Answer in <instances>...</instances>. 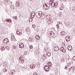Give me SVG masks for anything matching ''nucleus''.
Wrapping results in <instances>:
<instances>
[{"mask_svg":"<svg viewBox=\"0 0 75 75\" xmlns=\"http://www.w3.org/2000/svg\"><path fill=\"white\" fill-rule=\"evenodd\" d=\"M33 65H30V68H31V69H32L33 68Z\"/></svg>","mask_w":75,"mask_h":75,"instance_id":"c85d7f7f","label":"nucleus"},{"mask_svg":"<svg viewBox=\"0 0 75 75\" xmlns=\"http://www.w3.org/2000/svg\"><path fill=\"white\" fill-rule=\"evenodd\" d=\"M36 16L38 18H41L42 17V13L41 11L37 12L36 13Z\"/></svg>","mask_w":75,"mask_h":75,"instance_id":"f03ea898","label":"nucleus"},{"mask_svg":"<svg viewBox=\"0 0 75 75\" xmlns=\"http://www.w3.org/2000/svg\"><path fill=\"white\" fill-rule=\"evenodd\" d=\"M35 12L34 11L32 12L30 14L32 18H34V17H35Z\"/></svg>","mask_w":75,"mask_h":75,"instance_id":"6e6552de","label":"nucleus"},{"mask_svg":"<svg viewBox=\"0 0 75 75\" xmlns=\"http://www.w3.org/2000/svg\"><path fill=\"white\" fill-rule=\"evenodd\" d=\"M60 34L61 35H62L64 36V35H65V33L64 31H62L60 33Z\"/></svg>","mask_w":75,"mask_h":75,"instance_id":"ddd939ff","label":"nucleus"},{"mask_svg":"<svg viewBox=\"0 0 75 75\" xmlns=\"http://www.w3.org/2000/svg\"><path fill=\"white\" fill-rule=\"evenodd\" d=\"M8 19H7V21H8Z\"/></svg>","mask_w":75,"mask_h":75,"instance_id":"3c124183","label":"nucleus"},{"mask_svg":"<svg viewBox=\"0 0 75 75\" xmlns=\"http://www.w3.org/2000/svg\"><path fill=\"white\" fill-rule=\"evenodd\" d=\"M62 50V52H64V53H65V52H66V50H65V49H63Z\"/></svg>","mask_w":75,"mask_h":75,"instance_id":"5701e85b","label":"nucleus"},{"mask_svg":"<svg viewBox=\"0 0 75 75\" xmlns=\"http://www.w3.org/2000/svg\"><path fill=\"white\" fill-rule=\"evenodd\" d=\"M19 3H18V4H19Z\"/></svg>","mask_w":75,"mask_h":75,"instance_id":"864d4df0","label":"nucleus"},{"mask_svg":"<svg viewBox=\"0 0 75 75\" xmlns=\"http://www.w3.org/2000/svg\"><path fill=\"white\" fill-rule=\"evenodd\" d=\"M19 59L20 60H22V58H21V57H20Z\"/></svg>","mask_w":75,"mask_h":75,"instance_id":"f704fd0d","label":"nucleus"},{"mask_svg":"<svg viewBox=\"0 0 75 75\" xmlns=\"http://www.w3.org/2000/svg\"><path fill=\"white\" fill-rule=\"evenodd\" d=\"M54 51H59V47L57 46H54Z\"/></svg>","mask_w":75,"mask_h":75,"instance_id":"1a4fd4ad","label":"nucleus"},{"mask_svg":"<svg viewBox=\"0 0 75 75\" xmlns=\"http://www.w3.org/2000/svg\"><path fill=\"white\" fill-rule=\"evenodd\" d=\"M19 47L21 48H23L24 47V45L23 43H21L19 44Z\"/></svg>","mask_w":75,"mask_h":75,"instance_id":"0eeeda50","label":"nucleus"},{"mask_svg":"<svg viewBox=\"0 0 75 75\" xmlns=\"http://www.w3.org/2000/svg\"><path fill=\"white\" fill-rule=\"evenodd\" d=\"M72 71H73V70H72Z\"/></svg>","mask_w":75,"mask_h":75,"instance_id":"4d7b16f0","label":"nucleus"},{"mask_svg":"<svg viewBox=\"0 0 75 75\" xmlns=\"http://www.w3.org/2000/svg\"><path fill=\"white\" fill-rule=\"evenodd\" d=\"M60 22H59V23H57L58 24H61V23H60Z\"/></svg>","mask_w":75,"mask_h":75,"instance_id":"c9c22d12","label":"nucleus"},{"mask_svg":"<svg viewBox=\"0 0 75 75\" xmlns=\"http://www.w3.org/2000/svg\"><path fill=\"white\" fill-rule=\"evenodd\" d=\"M43 7H45V6L44 5H43Z\"/></svg>","mask_w":75,"mask_h":75,"instance_id":"de8ad7c7","label":"nucleus"},{"mask_svg":"<svg viewBox=\"0 0 75 75\" xmlns=\"http://www.w3.org/2000/svg\"><path fill=\"white\" fill-rule=\"evenodd\" d=\"M34 68H35V66L33 65V66L32 67V69H34Z\"/></svg>","mask_w":75,"mask_h":75,"instance_id":"72a5a7b5","label":"nucleus"},{"mask_svg":"<svg viewBox=\"0 0 75 75\" xmlns=\"http://www.w3.org/2000/svg\"><path fill=\"white\" fill-rule=\"evenodd\" d=\"M44 69L45 71L48 72L50 70V67L48 66H45L44 67Z\"/></svg>","mask_w":75,"mask_h":75,"instance_id":"423d86ee","label":"nucleus"},{"mask_svg":"<svg viewBox=\"0 0 75 75\" xmlns=\"http://www.w3.org/2000/svg\"><path fill=\"white\" fill-rule=\"evenodd\" d=\"M75 9H73L72 10V11L73 12H74V10Z\"/></svg>","mask_w":75,"mask_h":75,"instance_id":"79ce46f5","label":"nucleus"},{"mask_svg":"<svg viewBox=\"0 0 75 75\" xmlns=\"http://www.w3.org/2000/svg\"><path fill=\"white\" fill-rule=\"evenodd\" d=\"M33 74L34 75H38V74H37V73L36 72L34 73Z\"/></svg>","mask_w":75,"mask_h":75,"instance_id":"c756f323","label":"nucleus"},{"mask_svg":"<svg viewBox=\"0 0 75 75\" xmlns=\"http://www.w3.org/2000/svg\"><path fill=\"white\" fill-rule=\"evenodd\" d=\"M74 69V67L72 66L69 69H70V70H71V69L73 70Z\"/></svg>","mask_w":75,"mask_h":75,"instance_id":"4be33fe9","label":"nucleus"},{"mask_svg":"<svg viewBox=\"0 0 75 75\" xmlns=\"http://www.w3.org/2000/svg\"><path fill=\"white\" fill-rule=\"evenodd\" d=\"M40 37L39 35H36L35 37V38L36 40H40Z\"/></svg>","mask_w":75,"mask_h":75,"instance_id":"2eb2a0df","label":"nucleus"},{"mask_svg":"<svg viewBox=\"0 0 75 75\" xmlns=\"http://www.w3.org/2000/svg\"><path fill=\"white\" fill-rule=\"evenodd\" d=\"M27 54V51H25V53Z\"/></svg>","mask_w":75,"mask_h":75,"instance_id":"ea45409f","label":"nucleus"},{"mask_svg":"<svg viewBox=\"0 0 75 75\" xmlns=\"http://www.w3.org/2000/svg\"><path fill=\"white\" fill-rule=\"evenodd\" d=\"M30 22H32V21H30V20H29Z\"/></svg>","mask_w":75,"mask_h":75,"instance_id":"37998d69","label":"nucleus"},{"mask_svg":"<svg viewBox=\"0 0 75 75\" xmlns=\"http://www.w3.org/2000/svg\"><path fill=\"white\" fill-rule=\"evenodd\" d=\"M53 32L52 31L51 33H50V34H51V35H53Z\"/></svg>","mask_w":75,"mask_h":75,"instance_id":"473e14b6","label":"nucleus"},{"mask_svg":"<svg viewBox=\"0 0 75 75\" xmlns=\"http://www.w3.org/2000/svg\"><path fill=\"white\" fill-rule=\"evenodd\" d=\"M45 5L46 8H45V10H47L48 9H49V8L50 7V6H48V5L46 4H45Z\"/></svg>","mask_w":75,"mask_h":75,"instance_id":"9b49d317","label":"nucleus"},{"mask_svg":"<svg viewBox=\"0 0 75 75\" xmlns=\"http://www.w3.org/2000/svg\"><path fill=\"white\" fill-rule=\"evenodd\" d=\"M35 25H32V28H35Z\"/></svg>","mask_w":75,"mask_h":75,"instance_id":"393cba45","label":"nucleus"},{"mask_svg":"<svg viewBox=\"0 0 75 75\" xmlns=\"http://www.w3.org/2000/svg\"><path fill=\"white\" fill-rule=\"evenodd\" d=\"M72 59L74 61H75V56L73 57Z\"/></svg>","mask_w":75,"mask_h":75,"instance_id":"bb28decb","label":"nucleus"},{"mask_svg":"<svg viewBox=\"0 0 75 75\" xmlns=\"http://www.w3.org/2000/svg\"><path fill=\"white\" fill-rule=\"evenodd\" d=\"M17 46H15L14 47V49H15V50H17Z\"/></svg>","mask_w":75,"mask_h":75,"instance_id":"cd10ccee","label":"nucleus"},{"mask_svg":"<svg viewBox=\"0 0 75 75\" xmlns=\"http://www.w3.org/2000/svg\"><path fill=\"white\" fill-rule=\"evenodd\" d=\"M65 38L69 39V38H69V37L68 36H67Z\"/></svg>","mask_w":75,"mask_h":75,"instance_id":"2f4dec72","label":"nucleus"},{"mask_svg":"<svg viewBox=\"0 0 75 75\" xmlns=\"http://www.w3.org/2000/svg\"><path fill=\"white\" fill-rule=\"evenodd\" d=\"M30 49H32V48H33V46L32 45L30 46Z\"/></svg>","mask_w":75,"mask_h":75,"instance_id":"7c9ffc66","label":"nucleus"},{"mask_svg":"<svg viewBox=\"0 0 75 75\" xmlns=\"http://www.w3.org/2000/svg\"><path fill=\"white\" fill-rule=\"evenodd\" d=\"M21 62H24V60H22L21 61Z\"/></svg>","mask_w":75,"mask_h":75,"instance_id":"58836bf2","label":"nucleus"},{"mask_svg":"<svg viewBox=\"0 0 75 75\" xmlns=\"http://www.w3.org/2000/svg\"><path fill=\"white\" fill-rule=\"evenodd\" d=\"M60 9L61 10H62V9L61 8H60Z\"/></svg>","mask_w":75,"mask_h":75,"instance_id":"c03bdc74","label":"nucleus"},{"mask_svg":"<svg viewBox=\"0 0 75 75\" xmlns=\"http://www.w3.org/2000/svg\"><path fill=\"white\" fill-rule=\"evenodd\" d=\"M11 21H11V19H8V22L9 23H11Z\"/></svg>","mask_w":75,"mask_h":75,"instance_id":"412c9836","label":"nucleus"},{"mask_svg":"<svg viewBox=\"0 0 75 75\" xmlns=\"http://www.w3.org/2000/svg\"><path fill=\"white\" fill-rule=\"evenodd\" d=\"M63 1H67V0H63Z\"/></svg>","mask_w":75,"mask_h":75,"instance_id":"a19ab883","label":"nucleus"},{"mask_svg":"<svg viewBox=\"0 0 75 75\" xmlns=\"http://www.w3.org/2000/svg\"><path fill=\"white\" fill-rule=\"evenodd\" d=\"M67 66H66L65 67V68H64V69H67Z\"/></svg>","mask_w":75,"mask_h":75,"instance_id":"4c0bfd02","label":"nucleus"},{"mask_svg":"<svg viewBox=\"0 0 75 75\" xmlns=\"http://www.w3.org/2000/svg\"><path fill=\"white\" fill-rule=\"evenodd\" d=\"M17 16H16L14 17V19H15L16 20H17Z\"/></svg>","mask_w":75,"mask_h":75,"instance_id":"a878e982","label":"nucleus"},{"mask_svg":"<svg viewBox=\"0 0 75 75\" xmlns=\"http://www.w3.org/2000/svg\"><path fill=\"white\" fill-rule=\"evenodd\" d=\"M18 6H19V4H18Z\"/></svg>","mask_w":75,"mask_h":75,"instance_id":"603ef678","label":"nucleus"},{"mask_svg":"<svg viewBox=\"0 0 75 75\" xmlns=\"http://www.w3.org/2000/svg\"><path fill=\"white\" fill-rule=\"evenodd\" d=\"M48 64L49 67H51V66H52V64H51V63L50 62H49L48 63Z\"/></svg>","mask_w":75,"mask_h":75,"instance_id":"a211bd4d","label":"nucleus"},{"mask_svg":"<svg viewBox=\"0 0 75 75\" xmlns=\"http://www.w3.org/2000/svg\"><path fill=\"white\" fill-rule=\"evenodd\" d=\"M30 0V1H32V0Z\"/></svg>","mask_w":75,"mask_h":75,"instance_id":"09e8293b","label":"nucleus"},{"mask_svg":"<svg viewBox=\"0 0 75 75\" xmlns=\"http://www.w3.org/2000/svg\"><path fill=\"white\" fill-rule=\"evenodd\" d=\"M29 41H30L31 42H33V40H33V38L31 37L29 38Z\"/></svg>","mask_w":75,"mask_h":75,"instance_id":"f8f14e48","label":"nucleus"},{"mask_svg":"<svg viewBox=\"0 0 75 75\" xmlns=\"http://www.w3.org/2000/svg\"><path fill=\"white\" fill-rule=\"evenodd\" d=\"M6 48V49L7 50H9V46H6L5 47Z\"/></svg>","mask_w":75,"mask_h":75,"instance_id":"b1692460","label":"nucleus"},{"mask_svg":"<svg viewBox=\"0 0 75 75\" xmlns=\"http://www.w3.org/2000/svg\"><path fill=\"white\" fill-rule=\"evenodd\" d=\"M50 19H51V18H50Z\"/></svg>","mask_w":75,"mask_h":75,"instance_id":"8fccbe9b","label":"nucleus"},{"mask_svg":"<svg viewBox=\"0 0 75 75\" xmlns=\"http://www.w3.org/2000/svg\"><path fill=\"white\" fill-rule=\"evenodd\" d=\"M46 55L47 57H50L51 56V53L49 52H47Z\"/></svg>","mask_w":75,"mask_h":75,"instance_id":"dca6fc26","label":"nucleus"},{"mask_svg":"<svg viewBox=\"0 0 75 75\" xmlns=\"http://www.w3.org/2000/svg\"><path fill=\"white\" fill-rule=\"evenodd\" d=\"M72 48V46L71 45H69L68 47L67 48L68 50L69 51H71L72 50H71V48Z\"/></svg>","mask_w":75,"mask_h":75,"instance_id":"4468645a","label":"nucleus"},{"mask_svg":"<svg viewBox=\"0 0 75 75\" xmlns=\"http://www.w3.org/2000/svg\"><path fill=\"white\" fill-rule=\"evenodd\" d=\"M5 22H6V23H7V20H6L5 21Z\"/></svg>","mask_w":75,"mask_h":75,"instance_id":"49530a36","label":"nucleus"},{"mask_svg":"<svg viewBox=\"0 0 75 75\" xmlns=\"http://www.w3.org/2000/svg\"><path fill=\"white\" fill-rule=\"evenodd\" d=\"M60 16H61V14L60 15Z\"/></svg>","mask_w":75,"mask_h":75,"instance_id":"5fc2aeb1","label":"nucleus"},{"mask_svg":"<svg viewBox=\"0 0 75 75\" xmlns=\"http://www.w3.org/2000/svg\"><path fill=\"white\" fill-rule=\"evenodd\" d=\"M48 5L50 6L51 7L53 8V7H57V5H58V3L57 2H54V1L53 0H51L49 2V4Z\"/></svg>","mask_w":75,"mask_h":75,"instance_id":"f257e3e1","label":"nucleus"},{"mask_svg":"<svg viewBox=\"0 0 75 75\" xmlns=\"http://www.w3.org/2000/svg\"><path fill=\"white\" fill-rule=\"evenodd\" d=\"M5 49V48H4V47H2L1 48V50L2 51H4V50Z\"/></svg>","mask_w":75,"mask_h":75,"instance_id":"aec40b11","label":"nucleus"},{"mask_svg":"<svg viewBox=\"0 0 75 75\" xmlns=\"http://www.w3.org/2000/svg\"><path fill=\"white\" fill-rule=\"evenodd\" d=\"M61 51H62V50H61Z\"/></svg>","mask_w":75,"mask_h":75,"instance_id":"6e6d98bb","label":"nucleus"},{"mask_svg":"<svg viewBox=\"0 0 75 75\" xmlns=\"http://www.w3.org/2000/svg\"><path fill=\"white\" fill-rule=\"evenodd\" d=\"M7 71V69H3V72L4 73H5Z\"/></svg>","mask_w":75,"mask_h":75,"instance_id":"f3484780","label":"nucleus"},{"mask_svg":"<svg viewBox=\"0 0 75 75\" xmlns=\"http://www.w3.org/2000/svg\"><path fill=\"white\" fill-rule=\"evenodd\" d=\"M3 42L4 44H8L9 42V40L7 38H5L3 40Z\"/></svg>","mask_w":75,"mask_h":75,"instance_id":"7ed1b4c3","label":"nucleus"},{"mask_svg":"<svg viewBox=\"0 0 75 75\" xmlns=\"http://www.w3.org/2000/svg\"><path fill=\"white\" fill-rule=\"evenodd\" d=\"M16 72L15 71V70H11L10 72V74H11L12 75H14V74H15Z\"/></svg>","mask_w":75,"mask_h":75,"instance_id":"9d476101","label":"nucleus"},{"mask_svg":"<svg viewBox=\"0 0 75 75\" xmlns=\"http://www.w3.org/2000/svg\"><path fill=\"white\" fill-rule=\"evenodd\" d=\"M16 33L18 35H21L22 34V31L20 29H18L16 31Z\"/></svg>","mask_w":75,"mask_h":75,"instance_id":"20e7f679","label":"nucleus"},{"mask_svg":"<svg viewBox=\"0 0 75 75\" xmlns=\"http://www.w3.org/2000/svg\"><path fill=\"white\" fill-rule=\"evenodd\" d=\"M54 33L53 32V34H54Z\"/></svg>","mask_w":75,"mask_h":75,"instance_id":"a18cd8bd","label":"nucleus"},{"mask_svg":"<svg viewBox=\"0 0 75 75\" xmlns=\"http://www.w3.org/2000/svg\"><path fill=\"white\" fill-rule=\"evenodd\" d=\"M16 33L18 35H21L22 34V31L20 29H18L16 31Z\"/></svg>","mask_w":75,"mask_h":75,"instance_id":"39448f33","label":"nucleus"},{"mask_svg":"<svg viewBox=\"0 0 75 75\" xmlns=\"http://www.w3.org/2000/svg\"><path fill=\"white\" fill-rule=\"evenodd\" d=\"M57 28H59V26L57 25Z\"/></svg>","mask_w":75,"mask_h":75,"instance_id":"e433bc0d","label":"nucleus"},{"mask_svg":"<svg viewBox=\"0 0 75 75\" xmlns=\"http://www.w3.org/2000/svg\"><path fill=\"white\" fill-rule=\"evenodd\" d=\"M70 39L69 38L68 39L67 38H66V40L67 42H69V41H70Z\"/></svg>","mask_w":75,"mask_h":75,"instance_id":"6ab92c4d","label":"nucleus"}]
</instances>
